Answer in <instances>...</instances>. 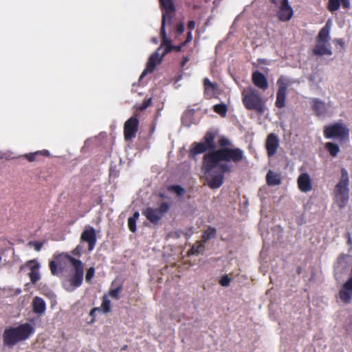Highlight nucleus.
Segmentation results:
<instances>
[{
    "mask_svg": "<svg viewBox=\"0 0 352 352\" xmlns=\"http://www.w3.org/2000/svg\"><path fill=\"white\" fill-rule=\"evenodd\" d=\"M64 256L74 268V272L71 274L69 279V287L71 288L65 287L67 291H72L82 285L84 274V265L81 261L72 257L67 253H65Z\"/></svg>",
    "mask_w": 352,
    "mask_h": 352,
    "instance_id": "nucleus-6",
    "label": "nucleus"
},
{
    "mask_svg": "<svg viewBox=\"0 0 352 352\" xmlns=\"http://www.w3.org/2000/svg\"><path fill=\"white\" fill-rule=\"evenodd\" d=\"M213 110L221 116L224 117L228 111V107L223 103L217 104L213 107Z\"/></svg>",
    "mask_w": 352,
    "mask_h": 352,
    "instance_id": "nucleus-30",
    "label": "nucleus"
},
{
    "mask_svg": "<svg viewBox=\"0 0 352 352\" xmlns=\"http://www.w3.org/2000/svg\"><path fill=\"white\" fill-rule=\"evenodd\" d=\"M160 51L161 47H158L157 50L151 54L146 64V69L143 71L140 76V78H142L148 73H152L155 70L156 65L161 63L164 56H162V54H160Z\"/></svg>",
    "mask_w": 352,
    "mask_h": 352,
    "instance_id": "nucleus-11",
    "label": "nucleus"
},
{
    "mask_svg": "<svg viewBox=\"0 0 352 352\" xmlns=\"http://www.w3.org/2000/svg\"><path fill=\"white\" fill-rule=\"evenodd\" d=\"M170 208V204L168 202H162L157 209L163 217L164 214L166 213L169 210Z\"/></svg>",
    "mask_w": 352,
    "mask_h": 352,
    "instance_id": "nucleus-35",
    "label": "nucleus"
},
{
    "mask_svg": "<svg viewBox=\"0 0 352 352\" xmlns=\"http://www.w3.org/2000/svg\"><path fill=\"white\" fill-rule=\"evenodd\" d=\"M49 267L51 271V273L53 275H57L61 270L60 268L58 269V264L54 261H51L49 263Z\"/></svg>",
    "mask_w": 352,
    "mask_h": 352,
    "instance_id": "nucleus-36",
    "label": "nucleus"
},
{
    "mask_svg": "<svg viewBox=\"0 0 352 352\" xmlns=\"http://www.w3.org/2000/svg\"><path fill=\"white\" fill-rule=\"evenodd\" d=\"M278 146L279 140L278 136L274 133H270L265 140V148L269 157L276 154Z\"/></svg>",
    "mask_w": 352,
    "mask_h": 352,
    "instance_id": "nucleus-13",
    "label": "nucleus"
},
{
    "mask_svg": "<svg viewBox=\"0 0 352 352\" xmlns=\"http://www.w3.org/2000/svg\"><path fill=\"white\" fill-rule=\"evenodd\" d=\"M140 214L138 211L135 212L132 217H131V219H133L134 220L137 221L139 218Z\"/></svg>",
    "mask_w": 352,
    "mask_h": 352,
    "instance_id": "nucleus-50",
    "label": "nucleus"
},
{
    "mask_svg": "<svg viewBox=\"0 0 352 352\" xmlns=\"http://www.w3.org/2000/svg\"><path fill=\"white\" fill-rule=\"evenodd\" d=\"M312 109L316 115L318 117L324 116L327 112L324 102L318 98L313 100Z\"/></svg>",
    "mask_w": 352,
    "mask_h": 352,
    "instance_id": "nucleus-23",
    "label": "nucleus"
},
{
    "mask_svg": "<svg viewBox=\"0 0 352 352\" xmlns=\"http://www.w3.org/2000/svg\"><path fill=\"white\" fill-rule=\"evenodd\" d=\"M189 60V58L186 56L184 58L183 60L181 63V66L184 67V65L186 64V63Z\"/></svg>",
    "mask_w": 352,
    "mask_h": 352,
    "instance_id": "nucleus-51",
    "label": "nucleus"
},
{
    "mask_svg": "<svg viewBox=\"0 0 352 352\" xmlns=\"http://www.w3.org/2000/svg\"><path fill=\"white\" fill-rule=\"evenodd\" d=\"M0 159L10 160V155L6 153L0 151Z\"/></svg>",
    "mask_w": 352,
    "mask_h": 352,
    "instance_id": "nucleus-47",
    "label": "nucleus"
},
{
    "mask_svg": "<svg viewBox=\"0 0 352 352\" xmlns=\"http://www.w3.org/2000/svg\"><path fill=\"white\" fill-rule=\"evenodd\" d=\"M344 259V255H342L338 258V263H340L342 260Z\"/></svg>",
    "mask_w": 352,
    "mask_h": 352,
    "instance_id": "nucleus-54",
    "label": "nucleus"
},
{
    "mask_svg": "<svg viewBox=\"0 0 352 352\" xmlns=\"http://www.w3.org/2000/svg\"><path fill=\"white\" fill-rule=\"evenodd\" d=\"M208 0H206V1H207Z\"/></svg>",
    "mask_w": 352,
    "mask_h": 352,
    "instance_id": "nucleus-58",
    "label": "nucleus"
},
{
    "mask_svg": "<svg viewBox=\"0 0 352 352\" xmlns=\"http://www.w3.org/2000/svg\"><path fill=\"white\" fill-rule=\"evenodd\" d=\"M336 42H337L338 44L341 45H344V41H343V40H342V39H338V40L336 41Z\"/></svg>",
    "mask_w": 352,
    "mask_h": 352,
    "instance_id": "nucleus-53",
    "label": "nucleus"
},
{
    "mask_svg": "<svg viewBox=\"0 0 352 352\" xmlns=\"http://www.w3.org/2000/svg\"><path fill=\"white\" fill-rule=\"evenodd\" d=\"M349 178L347 170L342 168L341 169V177L339 182L336 185L334 189L335 201L340 208H344L349 199Z\"/></svg>",
    "mask_w": 352,
    "mask_h": 352,
    "instance_id": "nucleus-4",
    "label": "nucleus"
},
{
    "mask_svg": "<svg viewBox=\"0 0 352 352\" xmlns=\"http://www.w3.org/2000/svg\"><path fill=\"white\" fill-rule=\"evenodd\" d=\"M266 182L269 186H276L281 183V179L278 174L269 170L266 175Z\"/></svg>",
    "mask_w": 352,
    "mask_h": 352,
    "instance_id": "nucleus-24",
    "label": "nucleus"
},
{
    "mask_svg": "<svg viewBox=\"0 0 352 352\" xmlns=\"http://www.w3.org/2000/svg\"><path fill=\"white\" fill-rule=\"evenodd\" d=\"M205 250V246L204 245V242H196L189 250L188 254L192 255L198 254L201 252H203Z\"/></svg>",
    "mask_w": 352,
    "mask_h": 352,
    "instance_id": "nucleus-29",
    "label": "nucleus"
},
{
    "mask_svg": "<svg viewBox=\"0 0 352 352\" xmlns=\"http://www.w3.org/2000/svg\"><path fill=\"white\" fill-rule=\"evenodd\" d=\"M204 86L206 94L211 93V95H213L217 89V84L212 82L208 78L204 80Z\"/></svg>",
    "mask_w": 352,
    "mask_h": 352,
    "instance_id": "nucleus-26",
    "label": "nucleus"
},
{
    "mask_svg": "<svg viewBox=\"0 0 352 352\" xmlns=\"http://www.w3.org/2000/svg\"><path fill=\"white\" fill-rule=\"evenodd\" d=\"M82 249V247L78 245L72 251V254L79 257L81 255Z\"/></svg>",
    "mask_w": 352,
    "mask_h": 352,
    "instance_id": "nucleus-42",
    "label": "nucleus"
},
{
    "mask_svg": "<svg viewBox=\"0 0 352 352\" xmlns=\"http://www.w3.org/2000/svg\"><path fill=\"white\" fill-rule=\"evenodd\" d=\"M152 104V98H145L143 102L136 107L138 111H142Z\"/></svg>",
    "mask_w": 352,
    "mask_h": 352,
    "instance_id": "nucleus-34",
    "label": "nucleus"
},
{
    "mask_svg": "<svg viewBox=\"0 0 352 352\" xmlns=\"http://www.w3.org/2000/svg\"><path fill=\"white\" fill-rule=\"evenodd\" d=\"M101 307L104 313H108L111 310V302L109 300L104 298L102 302Z\"/></svg>",
    "mask_w": 352,
    "mask_h": 352,
    "instance_id": "nucleus-37",
    "label": "nucleus"
},
{
    "mask_svg": "<svg viewBox=\"0 0 352 352\" xmlns=\"http://www.w3.org/2000/svg\"><path fill=\"white\" fill-rule=\"evenodd\" d=\"M24 266L30 267V272L29 273V277L31 283L32 284H35L36 283H37L41 278V276L39 274V263L35 259L30 260L24 264ZM23 267V265H21V270H22Z\"/></svg>",
    "mask_w": 352,
    "mask_h": 352,
    "instance_id": "nucleus-12",
    "label": "nucleus"
},
{
    "mask_svg": "<svg viewBox=\"0 0 352 352\" xmlns=\"http://www.w3.org/2000/svg\"><path fill=\"white\" fill-rule=\"evenodd\" d=\"M349 129L340 122H336L324 126V136L327 139L337 138L340 142H347L349 140Z\"/></svg>",
    "mask_w": 352,
    "mask_h": 352,
    "instance_id": "nucleus-7",
    "label": "nucleus"
},
{
    "mask_svg": "<svg viewBox=\"0 0 352 352\" xmlns=\"http://www.w3.org/2000/svg\"><path fill=\"white\" fill-rule=\"evenodd\" d=\"M80 240L88 243L89 251H92L97 241L96 231L94 228L89 227L80 235Z\"/></svg>",
    "mask_w": 352,
    "mask_h": 352,
    "instance_id": "nucleus-14",
    "label": "nucleus"
},
{
    "mask_svg": "<svg viewBox=\"0 0 352 352\" xmlns=\"http://www.w3.org/2000/svg\"><path fill=\"white\" fill-rule=\"evenodd\" d=\"M340 7V0H329L327 4V9L333 12L338 10Z\"/></svg>",
    "mask_w": 352,
    "mask_h": 352,
    "instance_id": "nucleus-31",
    "label": "nucleus"
},
{
    "mask_svg": "<svg viewBox=\"0 0 352 352\" xmlns=\"http://www.w3.org/2000/svg\"><path fill=\"white\" fill-rule=\"evenodd\" d=\"M217 230L215 228L212 227H208L206 230L202 233V241L204 243L209 241L210 239L214 238L216 236Z\"/></svg>",
    "mask_w": 352,
    "mask_h": 352,
    "instance_id": "nucleus-28",
    "label": "nucleus"
},
{
    "mask_svg": "<svg viewBox=\"0 0 352 352\" xmlns=\"http://www.w3.org/2000/svg\"><path fill=\"white\" fill-rule=\"evenodd\" d=\"M215 133L211 131L206 133L203 142H193L188 153V157L191 159H195L199 154L204 153L208 151H213L216 150Z\"/></svg>",
    "mask_w": 352,
    "mask_h": 352,
    "instance_id": "nucleus-5",
    "label": "nucleus"
},
{
    "mask_svg": "<svg viewBox=\"0 0 352 352\" xmlns=\"http://www.w3.org/2000/svg\"><path fill=\"white\" fill-rule=\"evenodd\" d=\"M166 21H168V20H165V17L164 16L162 19V25L160 28L161 45L159 47H161V50L163 47H165L163 52L162 53V56H164L173 50V45H172L171 40L168 38L166 32Z\"/></svg>",
    "mask_w": 352,
    "mask_h": 352,
    "instance_id": "nucleus-10",
    "label": "nucleus"
},
{
    "mask_svg": "<svg viewBox=\"0 0 352 352\" xmlns=\"http://www.w3.org/2000/svg\"><path fill=\"white\" fill-rule=\"evenodd\" d=\"M34 313L38 316L44 314L46 310V304L44 300L38 296L34 298L32 303Z\"/></svg>",
    "mask_w": 352,
    "mask_h": 352,
    "instance_id": "nucleus-20",
    "label": "nucleus"
},
{
    "mask_svg": "<svg viewBox=\"0 0 352 352\" xmlns=\"http://www.w3.org/2000/svg\"><path fill=\"white\" fill-rule=\"evenodd\" d=\"M278 18L281 21H288L293 16V10L289 4L288 0H281Z\"/></svg>",
    "mask_w": 352,
    "mask_h": 352,
    "instance_id": "nucleus-15",
    "label": "nucleus"
},
{
    "mask_svg": "<svg viewBox=\"0 0 352 352\" xmlns=\"http://www.w3.org/2000/svg\"><path fill=\"white\" fill-rule=\"evenodd\" d=\"M241 96L243 104L246 109L254 110L260 114L265 112V102L257 90L249 87L243 89Z\"/></svg>",
    "mask_w": 352,
    "mask_h": 352,
    "instance_id": "nucleus-3",
    "label": "nucleus"
},
{
    "mask_svg": "<svg viewBox=\"0 0 352 352\" xmlns=\"http://www.w3.org/2000/svg\"><path fill=\"white\" fill-rule=\"evenodd\" d=\"M34 331V327L28 322L17 327H8L2 334L3 344L8 348H12L19 342L28 339Z\"/></svg>",
    "mask_w": 352,
    "mask_h": 352,
    "instance_id": "nucleus-2",
    "label": "nucleus"
},
{
    "mask_svg": "<svg viewBox=\"0 0 352 352\" xmlns=\"http://www.w3.org/2000/svg\"><path fill=\"white\" fill-rule=\"evenodd\" d=\"M168 190L170 192H174L179 197L182 196L185 192L184 188L179 185L170 186L168 187Z\"/></svg>",
    "mask_w": 352,
    "mask_h": 352,
    "instance_id": "nucleus-32",
    "label": "nucleus"
},
{
    "mask_svg": "<svg viewBox=\"0 0 352 352\" xmlns=\"http://www.w3.org/2000/svg\"><path fill=\"white\" fill-rule=\"evenodd\" d=\"M122 290V285H120L119 286H118L116 288H114V289H111L109 290V296H111L113 298L116 299V300H119L120 299V293L121 292V291Z\"/></svg>",
    "mask_w": 352,
    "mask_h": 352,
    "instance_id": "nucleus-33",
    "label": "nucleus"
},
{
    "mask_svg": "<svg viewBox=\"0 0 352 352\" xmlns=\"http://www.w3.org/2000/svg\"><path fill=\"white\" fill-rule=\"evenodd\" d=\"M139 120L138 114L128 119L124 124V137L126 141L131 140L136 135L138 131Z\"/></svg>",
    "mask_w": 352,
    "mask_h": 352,
    "instance_id": "nucleus-9",
    "label": "nucleus"
},
{
    "mask_svg": "<svg viewBox=\"0 0 352 352\" xmlns=\"http://www.w3.org/2000/svg\"><path fill=\"white\" fill-rule=\"evenodd\" d=\"M159 197H161V198H164L165 197L164 195L162 194V193H160Z\"/></svg>",
    "mask_w": 352,
    "mask_h": 352,
    "instance_id": "nucleus-55",
    "label": "nucleus"
},
{
    "mask_svg": "<svg viewBox=\"0 0 352 352\" xmlns=\"http://www.w3.org/2000/svg\"><path fill=\"white\" fill-rule=\"evenodd\" d=\"M324 148L332 157H336L340 151L338 144L331 142L325 143Z\"/></svg>",
    "mask_w": 352,
    "mask_h": 352,
    "instance_id": "nucleus-27",
    "label": "nucleus"
},
{
    "mask_svg": "<svg viewBox=\"0 0 352 352\" xmlns=\"http://www.w3.org/2000/svg\"><path fill=\"white\" fill-rule=\"evenodd\" d=\"M99 311H100V309L98 308V307H94L91 310L89 315H90V316L92 317V319L91 321V322H93L95 320L96 313L99 312Z\"/></svg>",
    "mask_w": 352,
    "mask_h": 352,
    "instance_id": "nucleus-44",
    "label": "nucleus"
},
{
    "mask_svg": "<svg viewBox=\"0 0 352 352\" xmlns=\"http://www.w3.org/2000/svg\"><path fill=\"white\" fill-rule=\"evenodd\" d=\"M278 90L275 105L278 109L285 106V99L289 83L287 79L283 76H280L277 80Z\"/></svg>",
    "mask_w": 352,
    "mask_h": 352,
    "instance_id": "nucleus-8",
    "label": "nucleus"
},
{
    "mask_svg": "<svg viewBox=\"0 0 352 352\" xmlns=\"http://www.w3.org/2000/svg\"><path fill=\"white\" fill-rule=\"evenodd\" d=\"M313 53L315 55H331V50L327 47V43L318 42L316 41V45L313 50Z\"/></svg>",
    "mask_w": 352,
    "mask_h": 352,
    "instance_id": "nucleus-21",
    "label": "nucleus"
},
{
    "mask_svg": "<svg viewBox=\"0 0 352 352\" xmlns=\"http://www.w3.org/2000/svg\"><path fill=\"white\" fill-rule=\"evenodd\" d=\"M30 245H32L34 248V250L37 252L40 251L43 247V243L41 242L36 241H30L29 243Z\"/></svg>",
    "mask_w": 352,
    "mask_h": 352,
    "instance_id": "nucleus-41",
    "label": "nucleus"
},
{
    "mask_svg": "<svg viewBox=\"0 0 352 352\" xmlns=\"http://www.w3.org/2000/svg\"><path fill=\"white\" fill-rule=\"evenodd\" d=\"M297 184L299 190L302 192H307L312 189L311 177L308 173H301L297 179Z\"/></svg>",
    "mask_w": 352,
    "mask_h": 352,
    "instance_id": "nucleus-17",
    "label": "nucleus"
},
{
    "mask_svg": "<svg viewBox=\"0 0 352 352\" xmlns=\"http://www.w3.org/2000/svg\"><path fill=\"white\" fill-rule=\"evenodd\" d=\"M192 39V32L189 31L187 34L186 39L184 42L182 43V45H186L187 43H190Z\"/></svg>",
    "mask_w": 352,
    "mask_h": 352,
    "instance_id": "nucleus-45",
    "label": "nucleus"
},
{
    "mask_svg": "<svg viewBox=\"0 0 352 352\" xmlns=\"http://www.w3.org/2000/svg\"><path fill=\"white\" fill-rule=\"evenodd\" d=\"M348 243H351V239L349 236Z\"/></svg>",
    "mask_w": 352,
    "mask_h": 352,
    "instance_id": "nucleus-56",
    "label": "nucleus"
},
{
    "mask_svg": "<svg viewBox=\"0 0 352 352\" xmlns=\"http://www.w3.org/2000/svg\"><path fill=\"white\" fill-rule=\"evenodd\" d=\"M329 39V28L326 25L322 28L320 29L316 41L322 42V43H328Z\"/></svg>",
    "mask_w": 352,
    "mask_h": 352,
    "instance_id": "nucleus-25",
    "label": "nucleus"
},
{
    "mask_svg": "<svg viewBox=\"0 0 352 352\" xmlns=\"http://www.w3.org/2000/svg\"><path fill=\"white\" fill-rule=\"evenodd\" d=\"M230 278H229L228 275H223L219 280V284L223 287H228L230 285Z\"/></svg>",
    "mask_w": 352,
    "mask_h": 352,
    "instance_id": "nucleus-38",
    "label": "nucleus"
},
{
    "mask_svg": "<svg viewBox=\"0 0 352 352\" xmlns=\"http://www.w3.org/2000/svg\"><path fill=\"white\" fill-rule=\"evenodd\" d=\"M252 80L254 85L263 90L268 88V82L265 76L258 71L252 73Z\"/></svg>",
    "mask_w": 352,
    "mask_h": 352,
    "instance_id": "nucleus-18",
    "label": "nucleus"
},
{
    "mask_svg": "<svg viewBox=\"0 0 352 352\" xmlns=\"http://www.w3.org/2000/svg\"><path fill=\"white\" fill-rule=\"evenodd\" d=\"M220 148L208 152L203 157V169L208 186L211 189L220 188L224 175L232 171L231 163L238 164L244 159V151L238 147L232 148V142L221 137L218 141Z\"/></svg>",
    "mask_w": 352,
    "mask_h": 352,
    "instance_id": "nucleus-1",
    "label": "nucleus"
},
{
    "mask_svg": "<svg viewBox=\"0 0 352 352\" xmlns=\"http://www.w3.org/2000/svg\"><path fill=\"white\" fill-rule=\"evenodd\" d=\"M160 8L162 10V18L168 20L170 23L172 19V14L175 12V8L173 0H159Z\"/></svg>",
    "mask_w": 352,
    "mask_h": 352,
    "instance_id": "nucleus-16",
    "label": "nucleus"
},
{
    "mask_svg": "<svg viewBox=\"0 0 352 352\" xmlns=\"http://www.w3.org/2000/svg\"><path fill=\"white\" fill-rule=\"evenodd\" d=\"M21 292V289H19L17 293L19 294Z\"/></svg>",
    "mask_w": 352,
    "mask_h": 352,
    "instance_id": "nucleus-57",
    "label": "nucleus"
},
{
    "mask_svg": "<svg viewBox=\"0 0 352 352\" xmlns=\"http://www.w3.org/2000/svg\"><path fill=\"white\" fill-rule=\"evenodd\" d=\"M136 221L133 219H128V227L131 232H135L136 231Z\"/></svg>",
    "mask_w": 352,
    "mask_h": 352,
    "instance_id": "nucleus-40",
    "label": "nucleus"
},
{
    "mask_svg": "<svg viewBox=\"0 0 352 352\" xmlns=\"http://www.w3.org/2000/svg\"><path fill=\"white\" fill-rule=\"evenodd\" d=\"M40 156H50V152L48 150L37 151L34 153H30L20 156V157L25 158L28 162H32L38 160Z\"/></svg>",
    "mask_w": 352,
    "mask_h": 352,
    "instance_id": "nucleus-22",
    "label": "nucleus"
},
{
    "mask_svg": "<svg viewBox=\"0 0 352 352\" xmlns=\"http://www.w3.org/2000/svg\"><path fill=\"white\" fill-rule=\"evenodd\" d=\"M95 274V269L93 267H89L85 275V280L87 282H90L91 279L93 278Z\"/></svg>",
    "mask_w": 352,
    "mask_h": 352,
    "instance_id": "nucleus-39",
    "label": "nucleus"
},
{
    "mask_svg": "<svg viewBox=\"0 0 352 352\" xmlns=\"http://www.w3.org/2000/svg\"><path fill=\"white\" fill-rule=\"evenodd\" d=\"M151 41H152L153 43H155V44H157V43H158V40H157V38H155V37L152 38H151Z\"/></svg>",
    "mask_w": 352,
    "mask_h": 352,
    "instance_id": "nucleus-52",
    "label": "nucleus"
},
{
    "mask_svg": "<svg viewBox=\"0 0 352 352\" xmlns=\"http://www.w3.org/2000/svg\"><path fill=\"white\" fill-rule=\"evenodd\" d=\"M340 3L342 4L343 8H349L350 6L349 0H340Z\"/></svg>",
    "mask_w": 352,
    "mask_h": 352,
    "instance_id": "nucleus-48",
    "label": "nucleus"
},
{
    "mask_svg": "<svg viewBox=\"0 0 352 352\" xmlns=\"http://www.w3.org/2000/svg\"><path fill=\"white\" fill-rule=\"evenodd\" d=\"M175 31L177 34H182L184 31V25L182 23H179L176 25Z\"/></svg>",
    "mask_w": 352,
    "mask_h": 352,
    "instance_id": "nucleus-43",
    "label": "nucleus"
},
{
    "mask_svg": "<svg viewBox=\"0 0 352 352\" xmlns=\"http://www.w3.org/2000/svg\"><path fill=\"white\" fill-rule=\"evenodd\" d=\"M185 45H182V43H181L179 45H173V50H175L177 52H180L183 47Z\"/></svg>",
    "mask_w": 352,
    "mask_h": 352,
    "instance_id": "nucleus-49",
    "label": "nucleus"
},
{
    "mask_svg": "<svg viewBox=\"0 0 352 352\" xmlns=\"http://www.w3.org/2000/svg\"><path fill=\"white\" fill-rule=\"evenodd\" d=\"M142 214L153 224H157L162 217L157 208L155 209L151 207L146 208L142 212Z\"/></svg>",
    "mask_w": 352,
    "mask_h": 352,
    "instance_id": "nucleus-19",
    "label": "nucleus"
},
{
    "mask_svg": "<svg viewBox=\"0 0 352 352\" xmlns=\"http://www.w3.org/2000/svg\"><path fill=\"white\" fill-rule=\"evenodd\" d=\"M188 28L191 32L195 28V22L194 21H189L187 25Z\"/></svg>",
    "mask_w": 352,
    "mask_h": 352,
    "instance_id": "nucleus-46",
    "label": "nucleus"
}]
</instances>
